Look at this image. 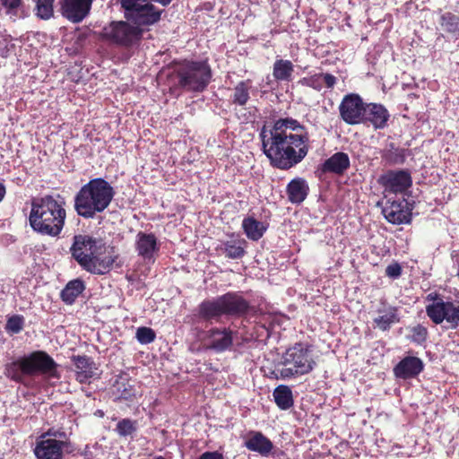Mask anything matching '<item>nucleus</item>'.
<instances>
[{"label": "nucleus", "instance_id": "nucleus-40", "mask_svg": "<svg viewBox=\"0 0 459 459\" xmlns=\"http://www.w3.org/2000/svg\"><path fill=\"white\" fill-rule=\"evenodd\" d=\"M24 319L22 316H13L7 320L6 329L13 333H18L23 328Z\"/></svg>", "mask_w": 459, "mask_h": 459}, {"label": "nucleus", "instance_id": "nucleus-2", "mask_svg": "<svg viewBox=\"0 0 459 459\" xmlns=\"http://www.w3.org/2000/svg\"><path fill=\"white\" fill-rule=\"evenodd\" d=\"M70 251L79 265L93 274H104L108 272L116 259L101 239L89 235L74 236Z\"/></svg>", "mask_w": 459, "mask_h": 459}, {"label": "nucleus", "instance_id": "nucleus-36", "mask_svg": "<svg viewBox=\"0 0 459 459\" xmlns=\"http://www.w3.org/2000/svg\"><path fill=\"white\" fill-rule=\"evenodd\" d=\"M299 83L302 86L310 87L316 91H321L323 88V74H316L304 77L299 81Z\"/></svg>", "mask_w": 459, "mask_h": 459}, {"label": "nucleus", "instance_id": "nucleus-24", "mask_svg": "<svg viewBox=\"0 0 459 459\" xmlns=\"http://www.w3.org/2000/svg\"><path fill=\"white\" fill-rule=\"evenodd\" d=\"M350 167V158L347 153L339 152L328 158L322 166L325 172L341 175Z\"/></svg>", "mask_w": 459, "mask_h": 459}, {"label": "nucleus", "instance_id": "nucleus-5", "mask_svg": "<svg viewBox=\"0 0 459 459\" xmlns=\"http://www.w3.org/2000/svg\"><path fill=\"white\" fill-rule=\"evenodd\" d=\"M58 365L45 351H33L28 356L20 358L5 366V376L12 380L23 383L26 377H33L38 374L48 378H59Z\"/></svg>", "mask_w": 459, "mask_h": 459}, {"label": "nucleus", "instance_id": "nucleus-45", "mask_svg": "<svg viewBox=\"0 0 459 459\" xmlns=\"http://www.w3.org/2000/svg\"><path fill=\"white\" fill-rule=\"evenodd\" d=\"M6 53H7V48H6L5 40L0 39V55L5 56Z\"/></svg>", "mask_w": 459, "mask_h": 459}, {"label": "nucleus", "instance_id": "nucleus-8", "mask_svg": "<svg viewBox=\"0 0 459 459\" xmlns=\"http://www.w3.org/2000/svg\"><path fill=\"white\" fill-rule=\"evenodd\" d=\"M428 299L432 302L426 307V313L436 325L446 321L455 329L459 325V302L444 300L443 298L429 294Z\"/></svg>", "mask_w": 459, "mask_h": 459}, {"label": "nucleus", "instance_id": "nucleus-14", "mask_svg": "<svg viewBox=\"0 0 459 459\" xmlns=\"http://www.w3.org/2000/svg\"><path fill=\"white\" fill-rule=\"evenodd\" d=\"M373 323L381 331H388L392 325L400 322L399 308L385 302H381L375 310Z\"/></svg>", "mask_w": 459, "mask_h": 459}, {"label": "nucleus", "instance_id": "nucleus-15", "mask_svg": "<svg viewBox=\"0 0 459 459\" xmlns=\"http://www.w3.org/2000/svg\"><path fill=\"white\" fill-rule=\"evenodd\" d=\"M66 446L65 441L46 438L37 443L34 454L37 459H63V449Z\"/></svg>", "mask_w": 459, "mask_h": 459}, {"label": "nucleus", "instance_id": "nucleus-25", "mask_svg": "<svg viewBox=\"0 0 459 459\" xmlns=\"http://www.w3.org/2000/svg\"><path fill=\"white\" fill-rule=\"evenodd\" d=\"M308 194V186L305 179L297 178L292 179L287 186L289 201L292 204L302 203Z\"/></svg>", "mask_w": 459, "mask_h": 459}, {"label": "nucleus", "instance_id": "nucleus-46", "mask_svg": "<svg viewBox=\"0 0 459 459\" xmlns=\"http://www.w3.org/2000/svg\"><path fill=\"white\" fill-rule=\"evenodd\" d=\"M5 195V187L3 183L0 182V202L4 199Z\"/></svg>", "mask_w": 459, "mask_h": 459}, {"label": "nucleus", "instance_id": "nucleus-18", "mask_svg": "<svg viewBox=\"0 0 459 459\" xmlns=\"http://www.w3.org/2000/svg\"><path fill=\"white\" fill-rule=\"evenodd\" d=\"M423 368L424 364L420 359L408 356L394 367V373L396 377L408 379L417 377Z\"/></svg>", "mask_w": 459, "mask_h": 459}, {"label": "nucleus", "instance_id": "nucleus-30", "mask_svg": "<svg viewBox=\"0 0 459 459\" xmlns=\"http://www.w3.org/2000/svg\"><path fill=\"white\" fill-rule=\"evenodd\" d=\"M274 402L281 410H288L293 406V395L290 388L287 385L277 386L273 393Z\"/></svg>", "mask_w": 459, "mask_h": 459}, {"label": "nucleus", "instance_id": "nucleus-41", "mask_svg": "<svg viewBox=\"0 0 459 459\" xmlns=\"http://www.w3.org/2000/svg\"><path fill=\"white\" fill-rule=\"evenodd\" d=\"M48 437L51 439L63 440L66 442L67 437L65 431L59 429H50L46 433H44L41 437L45 439V437Z\"/></svg>", "mask_w": 459, "mask_h": 459}, {"label": "nucleus", "instance_id": "nucleus-12", "mask_svg": "<svg viewBox=\"0 0 459 459\" xmlns=\"http://www.w3.org/2000/svg\"><path fill=\"white\" fill-rule=\"evenodd\" d=\"M160 246L153 233L140 231L135 236V251L144 261H154L160 251Z\"/></svg>", "mask_w": 459, "mask_h": 459}, {"label": "nucleus", "instance_id": "nucleus-10", "mask_svg": "<svg viewBox=\"0 0 459 459\" xmlns=\"http://www.w3.org/2000/svg\"><path fill=\"white\" fill-rule=\"evenodd\" d=\"M365 108L362 99L354 93L344 96L339 106L340 116L348 125L363 123Z\"/></svg>", "mask_w": 459, "mask_h": 459}, {"label": "nucleus", "instance_id": "nucleus-4", "mask_svg": "<svg viewBox=\"0 0 459 459\" xmlns=\"http://www.w3.org/2000/svg\"><path fill=\"white\" fill-rule=\"evenodd\" d=\"M65 215L62 202L46 195L32 202L29 221L38 233L56 237L64 228Z\"/></svg>", "mask_w": 459, "mask_h": 459}, {"label": "nucleus", "instance_id": "nucleus-20", "mask_svg": "<svg viewBox=\"0 0 459 459\" xmlns=\"http://www.w3.org/2000/svg\"><path fill=\"white\" fill-rule=\"evenodd\" d=\"M75 366L76 380L81 384L90 382L97 375L94 362L87 356H74L72 358Z\"/></svg>", "mask_w": 459, "mask_h": 459}, {"label": "nucleus", "instance_id": "nucleus-27", "mask_svg": "<svg viewBox=\"0 0 459 459\" xmlns=\"http://www.w3.org/2000/svg\"><path fill=\"white\" fill-rule=\"evenodd\" d=\"M242 228L249 239L257 241L264 236L268 225L254 217H247L242 221Z\"/></svg>", "mask_w": 459, "mask_h": 459}, {"label": "nucleus", "instance_id": "nucleus-34", "mask_svg": "<svg viewBox=\"0 0 459 459\" xmlns=\"http://www.w3.org/2000/svg\"><path fill=\"white\" fill-rule=\"evenodd\" d=\"M53 3L54 0H37V16L44 20H48L52 17L54 13Z\"/></svg>", "mask_w": 459, "mask_h": 459}, {"label": "nucleus", "instance_id": "nucleus-42", "mask_svg": "<svg viewBox=\"0 0 459 459\" xmlns=\"http://www.w3.org/2000/svg\"><path fill=\"white\" fill-rule=\"evenodd\" d=\"M402 269L401 266L397 264H390L385 269V273L387 276L392 278H397L401 275Z\"/></svg>", "mask_w": 459, "mask_h": 459}, {"label": "nucleus", "instance_id": "nucleus-38", "mask_svg": "<svg viewBox=\"0 0 459 459\" xmlns=\"http://www.w3.org/2000/svg\"><path fill=\"white\" fill-rule=\"evenodd\" d=\"M391 147L392 149L386 150L385 152L383 158L391 164L403 163L404 160L403 150L394 148L393 144L391 145Z\"/></svg>", "mask_w": 459, "mask_h": 459}, {"label": "nucleus", "instance_id": "nucleus-21", "mask_svg": "<svg viewBox=\"0 0 459 459\" xmlns=\"http://www.w3.org/2000/svg\"><path fill=\"white\" fill-rule=\"evenodd\" d=\"M220 299L223 315L240 316L247 310V302L240 296L233 293H227L221 296Z\"/></svg>", "mask_w": 459, "mask_h": 459}, {"label": "nucleus", "instance_id": "nucleus-35", "mask_svg": "<svg viewBox=\"0 0 459 459\" xmlns=\"http://www.w3.org/2000/svg\"><path fill=\"white\" fill-rule=\"evenodd\" d=\"M1 4L4 13L11 18L20 15L22 0H1Z\"/></svg>", "mask_w": 459, "mask_h": 459}, {"label": "nucleus", "instance_id": "nucleus-31", "mask_svg": "<svg viewBox=\"0 0 459 459\" xmlns=\"http://www.w3.org/2000/svg\"><path fill=\"white\" fill-rule=\"evenodd\" d=\"M249 81L239 82L233 90L232 103L244 106L249 100Z\"/></svg>", "mask_w": 459, "mask_h": 459}, {"label": "nucleus", "instance_id": "nucleus-28", "mask_svg": "<svg viewBox=\"0 0 459 459\" xmlns=\"http://www.w3.org/2000/svg\"><path fill=\"white\" fill-rule=\"evenodd\" d=\"M294 65L287 59H276L273 65V76L276 81L290 82L293 78Z\"/></svg>", "mask_w": 459, "mask_h": 459}, {"label": "nucleus", "instance_id": "nucleus-6", "mask_svg": "<svg viewBox=\"0 0 459 459\" xmlns=\"http://www.w3.org/2000/svg\"><path fill=\"white\" fill-rule=\"evenodd\" d=\"M315 366L310 348L304 343H296L283 353L275 371L276 377L283 380L296 378L308 374Z\"/></svg>", "mask_w": 459, "mask_h": 459}, {"label": "nucleus", "instance_id": "nucleus-9", "mask_svg": "<svg viewBox=\"0 0 459 459\" xmlns=\"http://www.w3.org/2000/svg\"><path fill=\"white\" fill-rule=\"evenodd\" d=\"M234 332L227 327H212L204 333L202 342L207 350L221 353L233 345Z\"/></svg>", "mask_w": 459, "mask_h": 459}, {"label": "nucleus", "instance_id": "nucleus-3", "mask_svg": "<svg viewBox=\"0 0 459 459\" xmlns=\"http://www.w3.org/2000/svg\"><path fill=\"white\" fill-rule=\"evenodd\" d=\"M114 187L107 180L97 178L83 185L74 196V209L84 219H93L103 212L115 196Z\"/></svg>", "mask_w": 459, "mask_h": 459}, {"label": "nucleus", "instance_id": "nucleus-19", "mask_svg": "<svg viewBox=\"0 0 459 459\" xmlns=\"http://www.w3.org/2000/svg\"><path fill=\"white\" fill-rule=\"evenodd\" d=\"M389 118L388 110L381 104H366L363 122H370L376 129H383L386 126Z\"/></svg>", "mask_w": 459, "mask_h": 459}, {"label": "nucleus", "instance_id": "nucleus-23", "mask_svg": "<svg viewBox=\"0 0 459 459\" xmlns=\"http://www.w3.org/2000/svg\"><path fill=\"white\" fill-rule=\"evenodd\" d=\"M198 316L205 321H218L223 316L220 297L212 300H204L198 307Z\"/></svg>", "mask_w": 459, "mask_h": 459}, {"label": "nucleus", "instance_id": "nucleus-26", "mask_svg": "<svg viewBox=\"0 0 459 459\" xmlns=\"http://www.w3.org/2000/svg\"><path fill=\"white\" fill-rule=\"evenodd\" d=\"M114 394L118 400L133 399L137 394L134 381L131 383L126 376H120L114 384Z\"/></svg>", "mask_w": 459, "mask_h": 459}, {"label": "nucleus", "instance_id": "nucleus-32", "mask_svg": "<svg viewBox=\"0 0 459 459\" xmlns=\"http://www.w3.org/2000/svg\"><path fill=\"white\" fill-rule=\"evenodd\" d=\"M440 26L443 30L456 37L459 35V17L450 13L441 15Z\"/></svg>", "mask_w": 459, "mask_h": 459}, {"label": "nucleus", "instance_id": "nucleus-17", "mask_svg": "<svg viewBox=\"0 0 459 459\" xmlns=\"http://www.w3.org/2000/svg\"><path fill=\"white\" fill-rule=\"evenodd\" d=\"M245 446L262 456H268L273 448V444L262 432L249 431L245 437Z\"/></svg>", "mask_w": 459, "mask_h": 459}, {"label": "nucleus", "instance_id": "nucleus-1", "mask_svg": "<svg viewBox=\"0 0 459 459\" xmlns=\"http://www.w3.org/2000/svg\"><path fill=\"white\" fill-rule=\"evenodd\" d=\"M259 136L264 153L280 169H290L300 163L310 149L307 129L293 118H280L273 125H264Z\"/></svg>", "mask_w": 459, "mask_h": 459}, {"label": "nucleus", "instance_id": "nucleus-13", "mask_svg": "<svg viewBox=\"0 0 459 459\" xmlns=\"http://www.w3.org/2000/svg\"><path fill=\"white\" fill-rule=\"evenodd\" d=\"M384 217L390 223L400 225L411 221V212L404 199L386 201L382 209Z\"/></svg>", "mask_w": 459, "mask_h": 459}, {"label": "nucleus", "instance_id": "nucleus-7", "mask_svg": "<svg viewBox=\"0 0 459 459\" xmlns=\"http://www.w3.org/2000/svg\"><path fill=\"white\" fill-rule=\"evenodd\" d=\"M211 77V68L204 61L186 62L178 70L179 84L189 91H203L209 84Z\"/></svg>", "mask_w": 459, "mask_h": 459}, {"label": "nucleus", "instance_id": "nucleus-43", "mask_svg": "<svg viewBox=\"0 0 459 459\" xmlns=\"http://www.w3.org/2000/svg\"><path fill=\"white\" fill-rule=\"evenodd\" d=\"M325 83L327 88H333L336 83V78L330 74H323V84Z\"/></svg>", "mask_w": 459, "mask_h": 459}, {"label": "nucleus", "instance_id": "nucleus-39", "mask_svg": "<svg viewBox=\"0 0 459 459\" xmlns=\"http://www.w3.org/2000/svg\"><path fill=\"white\" fill-rule=\"evenodd\" d=\"M411 341L418 344L423 343L426 341L427 336H428L427 328L420 325H417L413 326L411 329Z\"/></svg>", "mask_w": 459, "mask_h": 459}, {"label": "nucleus", "instance_id": "nucleus-44", "mask_svg": "<svg viewBox=\"0 0 459 459\" xmlns=\"http://www.w3.org/2000/svg\"><path fill=\"white\" fill-rule=\"evenodd\" d=\"M198 459H223V457L218 452H205Z\"/></svg>", "mask_w": 459, "mask_h": 459}, {"label": "nucleus", "instance_id": "nucleus-37", "mask_svg": "<svg viewBox=\"0 0 459 459\" xmlns=\"http://www.w3.org/2000/svg\"><path fill=\"white\" fill-rule=\"evenodd\" d=\"M155 337V332L152 328L143 326L136 330V339L141 344H149Z\"/></svg>", "mask_w": 459, "mask_h": 459}, {"label": "nucleus", "instance_id": "nucleus-16", "mask_svg": "<svg viewBox=\"0 0 459 459\" xmlns=\"http://www.w3.org/2000/svg\"><path fill=\"white\" fill-rule=\"evenodd\" d=\"M93 0H64L62 13L73 22H82L89 13Z\"/></svg>", "mask_w": 459, "mask_h": 459}, {"label": "nucleus", "instance_id": "nucleus-11", "mask_svg": "<svg viewBox=\"0 0 459 459\" xmlns=\"http://www.w3.org/2000/svg\"><path fill=\"white\" fill-rule=\"evenodd\" d=\"M379 184L389 193H403L407 190L412 183L409 171L404 169L388 170L379 179Z\"/></svg>", "mask_w": 459, "mask_h": 459}, {"label": "nucleus", "instance_id": "nucleus-29", "mask_svg": "<svg viewBox=\"0 0 459 459\" xmlns=\"http://www.w3.org/2000/svg\"><path fill=\"white\" fill-rule=\"evenodd\" d=\"M84 289L85 285L82 280H73L61 291V299L65 303L72 305Z\"/></svg>", "mask_w": 459, "mask_h": 459}, {"label": "nucleus", "instance_id": "nucleus-33", "mask_svg": "<svg viewBox=\"0 0 459 459\" xmlns=\"http://www.w3.org/2000/svg\"><path fill=\"white\" fill-rule=\"evenodd\" d=\"M137 430V423L130 419L119 420L116 427V431L120 437L132 436Z\"/></svg>", "mask_w": 459, "mask_h": 459}, {"label": "nucleus", "instance_id": "nucleus-22", "mask_svg": "<svg viewBox=\"0 0 459 459\" xmlns=\"http://www.w3.org/2000/svg\"><path fill=\"white\" fill-rule=\"evenodd\" d=\"M246 240L243 238H236L226 241H222L216 250L230 259H238L245 255Z\"/></svg>", "mask_w": 459, "mask_h": 459}]
</instances>
